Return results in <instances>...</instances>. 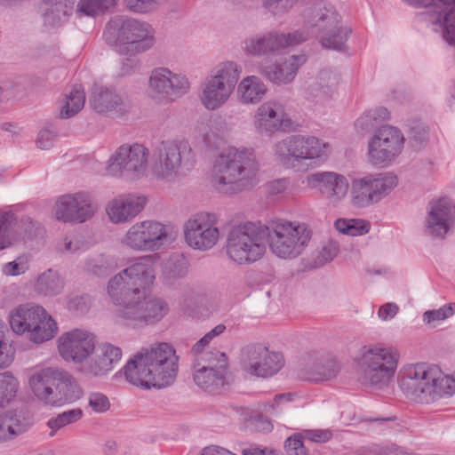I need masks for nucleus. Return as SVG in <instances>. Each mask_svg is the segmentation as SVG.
Segmentation results:
<instances>
[{"instance_id":"43","label":"nucleus","mask_w":455,"mask_h":455,"mask_svg":"<svg viewBox=\"0 0 455 455\" xmlns=\"http://www.w3.org/2000/svg\"><path fill=\"white\" fill-rule=\"evenodd\" d=\"M166 68H156L149 76L148 90L151 96L166 103Z\"/></svg>"},{"instance_id":"64","label":"nucleus","mask_w":455,"mask_h":455,"mask_svg":"<svg viewBox=\"0 0 455 455\" xmlns=\"http://www.w3.org/2000/svg\"><path fill=\"white\" fill-rule=\"evenodd\" d=\"M303 437L315 443H326L331 438V433L329 430L315 429L306 430L302 434Z\"/></svg>"},{"instance_id":"1","label":"nucleus","mask_w":455,"mask_h":455,"mask_svg":"<svg viewBox=\"0 0 455 455\" xmlns=\"http://www.w3.org/2000/svg\"><path fill=\"white\" fill-rule=\"evenodd\" d=\"M156 267V255L142 256L110 278L107 291L115 307L116 323L142 326L157 323L168 314L170 308L165 300L148 297Z\"/></svg>"},{"instance_id":"50","label":"nucleus","mask_w":455,"mask_h":455,"mask_svg":"<svg viewBox=\"0 0 455 455\" xmlns=\"http://www.w3.org/2000/svg\"><path fill=\"white\" fill-rule=\"evenodd\" d=\"M88 405L95 413H105L111 406L108 397L100 392H92L88 395Z\"/></svg>"},{"instance_id":"46","label":"nucleus","mask_w":455,"mask_h":455,"mask_svg":"<svg viewBox=\"0 0 455 455\" xmlns=\"http://www.w3.org/2000/svg\"><path fill=\"white\" fill-rule=\"evenodd\" d=\"M19 381L11 371L0 373V406L8 404L15 397Z\"/></svg>"},{"instance_id":"60","label":"nucleus","mask_w":455,"mask_h":455,"mask_svg":"<svg viewBox=\"0 0 455 455\" xmlns=\"http://www.w3.org/2000/svg\"><path fill=\"white\" fill-rule=\"evenodd\" d=\"M12 215L8 212L0 213V250L10 244L9 229Z\"/></svg>"},{"instance_id":"2","label":"nucleus","mask_w":455,"mask_h":455,"mask_svg":"<svg viewBox=\"0 0 455 455\" xmlns=\"http://www.w3.org/2000/svg\"><path fill=\"white\" fill-rule=\"evenodd\" d=\"M179 357L171 344L161 342L141 348L118 373L132 385L144 388H164L176 379Z\"/></svg>"},{"instance_id":"22","label":"nucleus","mask_w":455,"mask_h":455,"mask_svg":"<svg viewBox=\"0 0 455 455\" xmlns=\"http://www.w3.org/2000/svg\"><path fill=\"white\" fill-rule=\"evenodd\" d=\"M454 222L452 204L449 198L432 200L427 206L425 232L436 238H443Z\"/></svg>"},{"instance_id":"53","label":"nucleus","mask_w":455,"mask_h":455,"mask_svg":"<svg viewBox=\"0 0 455 455\" xmlns=\"http://www.w3.org/2000/svg\"><path fill=\"white\" fill-rule=\"evenodd\" d=\"M130 55L120 62L119 76L133 75L140 70L141 61L137 55L139 53H129Z\"/></svg>"},{"instance_id":"26","label":"nucleus","mask_w":455,"mask_h":455,"mask_svg":"<svg viewBox=\"0 0 455 455\" xmlns=\"http://www.w3.org/2000/svg\"><path fill=\"white\" fill-rule=\"evenodd\" d=\"M146 202L142 196L122 195L109 201L106 211L111 222L122 224L134 219L144 209Z\"/></svg>"},{"instance_id":"4","label":"nucleus","mask_w":455,"mask_h":455,"mask_svg":"<svg viewBox=\"0 0 455 455\" xmlns=\"http://www.w3.org/2000/svg\"><path fill=\"white\" fill-rule=\"evenodd\" d=\"M266 244L282 259H294L307 247L312 231L305 223L277 220L263 225Z\"/></svg>"},{"instance_id":"20","label":"nucleus","mask_w":455,"mask_h":455,"mask_svg":"<svg viewBox=\"0 0 455 455\" xmlns=\"http://www.w3.org/2000/svg\"><path fill=\"white\" fill-rule=\"evenodd\" d=\"M307 184L316 189L327 204L339 206L347 196L349 191L348 180L335 172H318L307 177Z\"/></svg>"},{"instance_id":"17","label":"nucleus","mask_w":455,"mask_h":455,"mask_svg":"<svg viewBox=\"0 0 455 455\" xmlns=\"http://www.w3.org/2000/svg\"><path fill=\"white\" fill-rule=\"evenodd\" d=\"M283 355L270 351L266 346L252 343L241 351V365L251 375L267 378L275 374L283 367Z\"/></svg>"},{"instance_id":"15","label":"nucleus","mask_w":455,"mask_h":455,"mask_svg":"<svg viewBox=\"0 0 455 455\" xmlns=\"http://www.w3.org/2000/svg\"><path fill=\"white\" fill-rule=\"evenodd\" d=\"M403 144L404 137L399 129L382 125L368 140V160L373 165H386L401 154Z\"/></svg>"},{"instance_id":"33","label":"nucleus","mask_w":455,"mask_h":455,"mask_svg":"<svg viewBox=\"0 0 455 455\" xmlns=\"http://www.w3.org/2000/svg\"><path fill=\"white\" fill-rule=\"evenodd\" d=\"M55 386L53 405H60L65 403H71L78 400L83 394L82 388L77 381L67 371L60 370V377Z\"/></svg>"},{"instance_id":"61","label":"nucleus","mask_w":455,"mask_h":455,"mask_svg":"<svg viewBox=\"0 0 455 455\" xmlns=\"http://www.w3.org/2000/svg\"><path fill=\"white\" fill-rule=\"evenodd\" d=\"M339 244L334 241H328L319 251V260L321 263L331 261L339 252Z\"/></svg>"},{"instance_id":"48","label":"nucleus","mask_w":455,"mask_h":455,"mask_svg":"<svg viewBox=\"0 0 455 455\" xmlns=\"http://www.w3.org/2000/svg\"><path fill=\"white\" fill-rule=\"evenodd\" d=\"M350 29L338 27L335 31L326 32L321 36V44L323 47L334 50H341L350 34Z\"/></svg>"},{"instance_id":"27","label":"nucleus","mask_w":455,"mask_h":455,"mask_svg":"<svg viewBox=\"0 0 455 455\" xmlns=\"http://www.w3.org/2000/svg\"><path fill=\"white\" fill-rule=\"evenodd\" d=\"M60 377V370L46 367L36 369L28 379V386L34 395L42 403L53 405L56 385Z\"/></svg>"},{"instance_id":"30","label":"nucleus","mask_w":455,"mask_h":455,"mask_svg":"<svg viewBox=\"0 0 455 455\" xmlns=\"http://www.w3.org/2000/svg\"><path fill=\"white\" fill-rule=\"evenodd\" d=\"M43 21L45 27L57 28L68 21L77 0H42Z\"/></svg>"},{"instance_id":"3","label":"nucleus","mask_w":455,"mask_h":455,"mask_svg":"<svg viewBox=\"0 0 455 455\" xmlns=\"http://www.w3.org/2000/svg\"><path fill=\"white\" fill-rule=\"evenodd\" d=\"M259 162L252 148H223L214 158L211 181L225 195L249 190L258 183Z\"/></svg>"},{"instance_id":"13","label":"nucleus","mask_w":455,"mask_h":455,"mask_svg":"<svg viewBox=\"0 0 455 455\" xmlns=\"http://www.w3.org/2000/svg\"><path fill=\"white\" fill-rule=\"evenodd\" d=\"M148 167V150L142 144H124L108 160V172L131 180L142 178Z\"/></svg>"},{"instance_id":"45","label":"nucleus","mask_w":455,"mask_h":455,"mask_svg":"<svg viewBox=\"0 0 455 455\" xmlns=\"http://www.w3.org/2000/svg\"><path fill=\"white\" fill-rule=\"evenodd\" d=\"M335 228L345 235H363L369 232V222L360 219H338L334 222Z\"/></svg>"},{"instance_id":"24","label":"nucleus","mask_w":455,"mask_h":455,"mask_svg":"<svg viewBox=\"0 0 455 455\" xmlns=\"http://www.w3.org/2000/svg\"><path fill=\"white\" fill-rule=\"evenodd\" d=\"M122 357V350L110 343L95 347L94 352L85 360L82 371L90 376L101 377L109 372Z\"/></svg>"},{"instance_id":"41","label":"nucleus","mask_w":455,"mask_h":455,"mask_svg":"<svg viewBox=\"0 0 455 455\" xmlns=\"http://www.w3.org/2000/svg\"><path fill=\"white\" fill-rule=\"evenodd\" d=\"M115 259L105 254L89 256L84 262V270L97 276L106 275L116 268Z\"/></svg>"},{"instance_id":"59","label":"nucleus","mask_w":455,"mask_h":455,"mask_svg":"<svg viewBox=\"0 0 455 455\" xmlns=\"http://www.w3.org/2000/svg\"><path fill=\"white\" fill-rule=\"evenodd\" d=\"M124 7L131 12L147 14L156 12L149 0H123Z\"/></svg>"},{"instance_id":"49","label":"nucleus","mask_w":455,"mask_h":455,"mask_svg":"<svg viewBox=\"0 0 455 455\" xmlns=\"http://www.w3.org/2000/svg\"><path fill=\"white\" fill-rule=\"evenodd\" d=\"M455 313V303H449L438 309L427 310L423 314V321L426 324L435 326V323L443 321Z\"/></svg>"},{"instance_id":"14","label":"nucleus","mask_w":455,"mask_h":455,"mask_svg":"<svg viewBox=\"0 0 455 455\" xmlns=\"http://www.w3.org/2000/svg\"><path fill=\"white\" fill-rule=\"evenodd\" d=\"M190 152L187 141H163L155 150L150 165L151 174L165 182L175 181L180 174L182 153Z\"/></svg>"},{"instance_id":"21","label":"nucleus","mask_w":455,"mask_h":455,"mask_svg":"<svg viewBox=\"0 0 455 455\" xmlns=\"http://www.w3.org/2000/svg\"><path fill=\"white\" fill-rule=\"evenodd\" d=\"M254 125L262 134L272 135L280 131L289 129L292 122L284 112L283 105L276 100H267L257 108Z\"/></svg>"},{"instance_id":"34","label":"nucleus","mask_w":455,"mask_h":455,"mask_svg":"<svg viewBox=\"0 0 455 455\" xmlns=\"http://www.w3.org/2000/svg\"><path fill=\"white\" fill-rule=\"evenodd\" d=\"M63 288L64 281L60 273L53 268H48L39 274L34 283L35 291L44 297L57 296L61 293Z\"/></svg>"},{"instance_id":"12","label":"nucleus","mask_w":455,"mask_h":455,"mask_svg":"<svg viewBox=\"0 0 455 455\" xmlns=\"http://www.w3.org/2000/svg\"><path fill=\"white\" fill-rule=\"evenodd\" d=\"M397 185L391 172L367 173L351 181L350 200L358 208L368 207L386 197Z\"/></svg>"},{"instance_id":"35","label":"nucleus","mask_w":455,"mask_h":455,"mask_svg":"<svg viewBox=\"0 0 455 455\" xmlns=\"http://www.w3.org/2000/svg\"><path fill=\"white\" fill-rule=\"evenodd\" d=\"M188 272V261L182 254L171 255L163 264L161 278L167 285L184 278Z\"/></svg>"},{"instance_id":"32","label":"nucleus","mask_w":455,"mask_h":455,"mask_svg":"<svg viewBox=\"0 0 455 455\" xmlns=\"http://www.w3.org/2000/svg\"><path fill=\"white\" fill-rule=\"evenodd\" d=\"M58 331L55 319L44 309L26 336L33 344L41 345L52 339Z\"/></svg>"},{"instance_id":"58","label":"nucleus","mask_w":455,"mask_h":455,"mask_svg":"<svg viewBox=\"0 0 455 455\" xmlns=\"http://www.w3.org/2000/svg\"><path fill=\"white\" fill-rule=\"evenodd\" d=\"M67 307L69 311L84 314L91 307V299L88 295H74L68 298Z\"/></svg>"},{"instance_id":"18","label":"nucleus","mask_w":455,"mask_h":455,"mask_svg":"<svg viewBox=\"0 0 455 455\" xmlns=\"http://www.w3.org/2000/svg\"><path fill=\"white\" fill-rule=\"evenodd\" d=\"M96 339L85 329L76 328L63 332L57 339L58 352L68 363H83L94 352Z\"/></svg>"},{"instance_id":"19","label":"nucleus","mask_w":455,"mask_h":455,"mask_svg":"<svg viewBox=\"0 0 455 455\" xmlns=\"http://www.w3.org/2000/svg\"><path fill=\"white\" fill-rule=\"evenodd\" d=\"M97 210L92 196L84 191L60 196L54 206L57 220L63 222L84 223L92 219Z\"/></svg>"},{"instance_id":"56","label":"nucleus","mask_w":455,"mask_h":455,"mask_svg":"<svg viewBox=\"0 0 455 455\" xmlns=\"http://www.w3.org/2000/svg\"><path fill=\"white\" fill-rule=\"evenodd\" d=\"M244 51L247 54L261 56L268 54L265 36L251 37L244 42Z\"/></svg>"},{"instance_id":"55","label":"nucleus","mask_w":455,"mask_h":455,"mask_svg":"<svg viewBox=\"0 0 455 455\" xmlns=\"http://www.w3.org/2000/svg\"><path fill=\"white\" fill-rule=\"evenodd\" d=\"M299 0H263V5L271 13L282 15L287 13Z\"/></svg>"},{"instance_id":"5","label":"nucleus","mask_w":455,"mask_h":455,"mask_svg":"<svg viewBox=\"0 0 455 455\" xmlns=\"http://www.w3.org/2000/svg\"><path fill=\"white\" fill-rule=\"evenodd\" d=\"M242 74V67L234 60L215 65L200 84L199 100L208 111L224 107L234 94Z\"/></svg>"},{"instance_id":"42","label":"nucleus","mask_w":455,"mask_h":455,"mask_svg":"<svg viewBox=\"0 0 455 455\" xmlns=\"http://www.w3.org/2000/svg\"><path fill=\"white\" fill-rule=\"evenodd\" d=\"M339 371V366L334 359H326L324 362L315 363L307 373L309 381H325L334 378Z\"/></svg>"},{"instance_id":"57","label":"nucleus","mask_w":455,"mask_h":455,"mask_svg":"<svg viewBox=\"0 0 455 455\" xmlns=\"http://www.w3.org/2000/svg\"><path fill=\"white\" fill-rule=\"evenodd\" d=\"M29 268L28 259L25 256L18 257L13 261L8 262L4 267V273L7 275H20L26 273Z\"/></svg>"},{"instance_id":"28","label":"nucleus","mask_w":455,"mask_h":455,"mask_svg":"<svg viewBox=\"0 0 455 455\" xmlns=\"http://www.w3.org/2000/svg\"><path fill=\"white\" fill-rule=\"evenodd\" d=\"M306 60L305 55L288 56L274 66L260 64L259 72L275 84H288L294 80L299 67Z\"/></svg>"},{"instance_id":"9","label":"nucleus","mask_w":455,"mask_h":455,"mask_svg":"<svg viewBox=\"0 0 455 455\" xmlns=\"http://www.w3.org/2000/svg\"><path fill=\"white\" fill-rule=\"evenodd\" d=\"M177 229L156 220H143L132 224L121 244L134 251H155L172 243L177 237Z\"/></svg>"},{"instance_id":"10","label":"nucleus","mask_w":455,"mask_h":455,"mask_svg":"<svg viewBox=\"0 0 455 455\" xmlns=\"http://www.w3.org/2000/svg\"><path fill=\"white\" fill-rule=\"evenodd\" d=\"M329 151V143L313 135H291L274 146L275 158L288 168H294L303 161L326 157Z\"/></svg>"},{"instance_id":"52","label":"nucleus","mask_w":455,"mask_h":455,"mask_svg":"<svg viewBox=\"0 0 455 455\" xmlns=\"http://www.w3.org/2000/svg\"><path fill=\"white\" fill-rule=\"evenodd\" d=\"M84 246V243L81 237L76 235H68L58 243L57 249L62 253H75Z\"/></svg>"},{"instance_id":"25","label":"nucleus","mask_w":455,"mask_h":455,"mask_svg":"<svg viewBox=\"0 0 455 455\" xmlns=\"http://www.w3.org/2000/svg\"><path fill=\"white\" fill-rule=\"evenodd\" d=\"M305 18L307 31L302 32L307 35V38L310 36L321 38L322 35L335 31L339 27V15L331 5H316L306 13Z\"/></svg>"},{"instance_id":"39","label":"nucleus","mask_w":455,"mask_h":455,"mask_svg":"<svg viewBox=\"0 0 455 455\" xmlns=\"http://www.w3.org/2000/svg\"><path fill=\"white\" fill-rule=\"evenodd\" d=\"M319 83L311 85V94L317 100L332 98L335 93V87L339 83L337 75L331 71L323 70L319 74Z\"/></svg>"},{"instance_id":"8","label":"nucleus","mask_w":455,"mask_h":455,"mask_svg":"<svg viewBox=\"0 0 455 455\" xmlns=\"http://www.w3.org/2000/svg\"><path fill=\"white\" fill-rule=\"evenodd\" d=\"M400 354L391 346L374 344L364 347L360 359L362 381L381 388L387 386L397 369Z\"/></svg>"},{"instance_id":"54","label":"nucleus","mask_w":455,"mask_h":455,"mask_svg":"<svg viewBox=\"0 0 455 455\" xmlns=\"http://www.w3.org/2000/svg\"><path fill=\"white\" fill-rule=\"evenodd\" d=\"M302 434L296 433L288 437L284 443V449L288 455H307V450L303 443Z\"/></svg>"},{"instance_id":"44","label":"nucleus","mask_w":455,"mask_h":455,"mask_svg":"<svg viewBox=\"0 0 455 455\" xmlns=\"http://www.w3.org/2000/svg\"><path fill=\"white\" fill-rule=\"evenodd\" d=\"M118 0H79L76 12L80 15L95 17L116 5Z\"/></svg>"},{"instance_id":"7","label":"nucleus","mask_w":455,"mask_h":455,"mask_svg":"<svg viewBox=\"0 0 455 455\" xmlns=\"http://www.w3.org/2000/svg\"><path fill=\"white\" fill-rule=\"evenodd\" d=\"M263 225L246 222L233 228L227 240V254L238 265L259 260L267 251Z\"/></svg>"},{"instance_id":"11","label":"nucleus","mask_w":455,"mask_h":455,"mask_svg":"<svg viewBox=\"0 0 455 455\" xmlns=\"http://www.w3.org/2000/svg\"><path fill=\"white\" fill-rule=\"evenodd\" d=\"M195 383L205 392L220 394L229 385L228 379V357L215 348L199 354L196 358Z\"/></svg>"},{"instance_id":"47","label":"nucleus","mask_w":455,"mask_h":455,"mask_svg":"<svg viewBox=\"0 0 455 455\" xmlns=\"http://www.w3.org/2000/svg\"><path fill=\"white\" fill-rule=\"evenodd\" d=\"M83 417V411L80 408L66 411L48 420V427L52 430L50 433L53 436L54 432L67 425L78 421Z\"/></svg>"},{"instance_id":"16","label":"nucleus","mask_w":455,"mask_h":455,"mask_svg":"<svg viewBox=\"0 0 455 455\" xmlns=\"http://www.w3.org/2000/svg\"><path fill=\"white\" fill-rule=\"evenodd\" d=\"M183 229L186 243L196 250H210L220 238L218 218L206 212L192 215L185 222Z\"/></svg>"},{"instance_id":"36","label":"nucleus","mask_w":455,"mask_h":455,"mask_svg":"<svg viewBox=\"0 0 455 455\" xmlns=\"http://www.w3.org/2000/svg\"><path fill=\"white\" fill-rule=\"evenodd\" d=\"M268 53L284 49L289 46H295L307 40V35L301 30H295L291 33L270 32L264 35Z\"/></svg>"},{"instance_id":"31","label":"nucleus","mask_w":455,"mask_h":455,"mask_svg":"<svg viewBox=\"0 0 455 455\" xmlns=\"http://www.w3.org/2000/svg\"><path fill=\"white\" fill-rule=\"evenodd\" d=\"M267 86L263 80L254 75L243 77L237 84L236 95L243 105H257L267 95Z\"/></svg>"},{"instance_id":"40","label":"nucleus","mask_w":455,"mask_h":455,"mask_svg":"<svg viewBox=\"0 0 455 455\" xmlns=\"http://www.w3.org/2000/svg\"><path fill=\"white\" fill-rule=\"evenodd\" d=\"M85 92L81 84H76L65 95L64 105L60 108L61 118H69L76 115L84 106Z\"/></svg>"},{"instance_id":"63","label":"nucleus","mask_w":455,"mask_h":455,"mask_svg":"<svg viewBox=\"0 0 455 455\" xmlns=\"http://www.w3.org/2000/svg\"><path fill=\"white\" fill-rule=\"evenodd\" d=\"M54 140L55 134L52 131L43 129L39 132L36 143L38 148L48 149L53 145Z\"/></svg>"},{"instance_id":"62","label":"nucleus","mask_w":455,"mask_h":455,"mask_svg":"<svg viewBox=\"0 0 455 455\" xmlns=\"http://www.w3.org/2000/svg\"><path fill=\"white\" fill-rule=\"evenodd\" d=\"M14 349L8 342L0 343V369L8 367L14 359Z\"/></svg>"},{"instance_id":"51","label":"nucleus","mask_w":455,"mask_h":455,"mask_svg":"<svg viewBox=\"0 0 455 455\" xmlns=\"http://www.w3.org/2000/svg\"><path fill=\"white\" fill-rule=\"evenodd\" d=\"M225 330L226 326L224 324L220 323L216 325L193 346L192 352L196 355V356H199V354L202 353H207L209 350H204V347L211 342L212 339L222 334Z\"/></svg>"},{"instance_id":"38","label":"nucleus","mask_w":455,"mask_h":455,"mask_svg":"<svg viewBox=\"0 0 455 455\" xmlns=\"http://www.w3.org/2000/svg\"><path fill=\"white\" fill-rule=\"evenodd\" d=\"M166 103L175 101L190 90L188 78L180 73H174L166 68Z\"/></svg>"},{"instance_id":"29","label":"nucleus","mask_w":455,"mask_h":455,"mask_svg":"<svg viewBox=\"0 0 455 455\" xmlns=\"http://www.w3.org/2000/svg\"><path fill=\"white\" fill-rule=\"evenodd\" d=\"M45 308L35 303H24L9 313V323L13 332L26 335Z\"/></svg>"},{"instance_id":"23","label":"nucleus","mask_w":455,"mask_h":455,"mask_svg":"<svg viewBox=\"0 0 455 455\" xmlns=\"http://www.w3.org/2000/svg\"><path fill=\"white\" fill-rule=\"evenodd\" d=\"M89 105L99 114L122 116L127 113L131 105L111 87L94 84L89 95Z\"/></svg>"},{"instance_id":"6","label":"nucleus","mask_w":455,"mask_h":455,"mask_svg":"<svg viewBox=\"0 0 455 455\" xmlns=\"http://www.w3.org/2000/svg\"><path fill=\"white\" fill-rule=\"evenodd\" d=\"M155 29L147 21L115 17L107 24L104 36L108 44H116L121 53H143L155 43Z\"/></svg>"},{"instance_id":"37","label":"nucleus","mask_w":455,"mask_h":455,"mask_svg":"<svg viewBox=\"0 0 455 455\" xmlns=\"http://www.w3.org/2000/svg\"><path fill=\"white\" fill-rule=\"evenodd\" d=\"M28 428V424L12 411L0 415V442L15 438Z\"/></svg>"}]
</instances>
